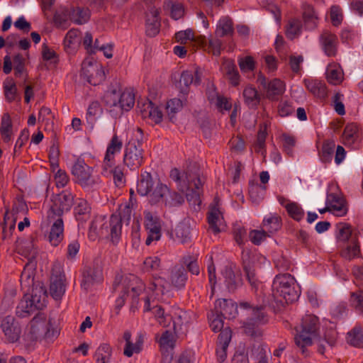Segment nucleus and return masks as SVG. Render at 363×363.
Listing matches in <instances>:
<instances>
[{
  "label": "nucleus",
  "mask_w": 363,
  "mask_h": 363,
  "mask_svg": "<svg viewBox=\"0 0 363 363\" xmlns=\"http://www.w3.org/2000/svg\"><path fill=\"white\" fill-rule=\"evenodd\" d=\"M137 192L142 196H148L152 202L164 204H182L183 197L172 191L166 184L157 182L155 185L152 174L142 172L137 183Z\"/></svg>",
  "instance_id": "1"
},
{
  "label": "nucleus",
  "mask_w": 363,
  "mask_h": 363,
  "mask_svg": "<svg viewBox=\"0 0 363 363\" xmlns=\"http://www.w3.org/2000/svg\"><path fill=\"white\" fill-rule=\"evenodd\" d=\"M145 289L144 282L134 274L123 277L121 281L113 285V291L117 294L116 308L118 311L124 306L125 298H130V310L135 313L138 310L139 296L143 294Z\"/></svg>",
  "instance_id": "2"
},
{
  "label": "nucleus",
  "mask_w": 363,
  "mask_h": 363,
  "mask_svg": "<svg viewBox=\"0 0 363 363\" xmlns=\"http://www.w3.org/2000/svg\"><path fill=\"white\" fill-rule=\"evenodd\" d=\"M63 213L61 206H51L40 223V231L48 235L49 242L53 246H57L64 238Z\"/></svg>",
  "instance_id": "3"
},
{
  "label": "nucleus",
  "mask_w": 363,
  "mask_h": 363,
  "mask_svg": "<svg viewBox=\"0 0 363 363\" xmlns=\"http://www.w3.org/2000/svg\"><path fill=\"white\" fill-rule=\"evenodd\" d=\"M300 289L295 278L289 274L276 275L272 283V296L281 305L291 303L298 300Z\"/></svg>",
  "instance_id": "4"
},
{
  "label": "nucleus",
  "mask_w": 363,
  "mask_h": 363,
  "mask_svg": "<svg viewBox=\"0 0 363 363\" xmlns=\"http://www.w3.org/2000/svg\"><path fill=\"white\" fill-rule=\"evenodd\" d=\"M320 328L319 320L317 316L307 314L303 317L300 329L294 337L296 345L306 354V348L313 345V339L318 335Z\"/></svg>",
  "instance_id": "5"
},
{
  "label": "nucleus",
  "mask_w": 363,
  "mask_h": 363,
  "mask_svg": "<svg viewBox=\"0 0 363 363\" xmlns=\"http://www.w3.org/2000/svg\"><path fill=\"white\" fill-rule=\"evenodd\" d=\"M240 306L251 311L250 316L243 324L244 332L251 337L262 335L260 326L268 322V316L264 306H254L248 302H240Z\"/></svg>",
  "instance_id": "6"
},
{
  "label": "nucleus",
  "mask_w": 363,
  "mask_h": 363,
  "mask_svg": "<svg viewBox=\"0 0 363 363\" xmlns=\"http://www.w3.org/2000/svg\"><path fill=\"white\" fill-rule=\"evenodd\" d=\"M135 138H131L125 148L123 162L130 169L139 168L143 163V150L142 148V130L135 131Z\"/></svg>",
  "instance_id": "7"
},
{
  "label": "nucleus",
  "mask_w": 363,
  "mask_h": 363,
  "mask_svg": "<svg viewBox=\"0 0 363 363\" xmlns=\"http://www.w3.org/2000/svg\"><path fill=\"white\" fill-rule=\"evenodd\" d=\"M92 172V168L81 159H77L72 168L74 182L84 189L96 187L101 182L100 177L94 175Z\"/></svg>",
  "instance_id": "8"
},
{
  "label": "nucleus",
  "mask_w": 363,
  "mask_h": 363,
  "mask_svg": "<svg viewBox=\"0 0 363 363\" xmlns=\"http://www.w3.org/2000/svg\"><path fill=\"white\" fill-rule=\"evenodd\" d=\"M130 206H119L118 210L111 216L109 221L111 240L117 244L122 233L123 220H129L130 218Z\"/></svg>",
  "instance_id": "9"
},
{
  "label": "nucleus",
  "mask_w": 363,
  "mask_h": 363,
  "mask_svg": "<svg viewBox=\"0 0 363 363\" xmlns=\"http://www.w3.org/2000/svg\"><path fill=\"white\" fill-rule=\"evenodd\" d=\"M185 177L188 183L186 199L191 204H201L203 199V182L196 173L186 172Z\"/></svg>",
  "instance_id": "10"
},
{
  "label": "nucleus",
  "mask_w": 363,
  "mask_h": 363,
  "mask_svg": "<svg viewBox=\"0 0 363 363\" xmlns=\"http://www.w3.org/2000/svg\"><path fill=\"white\" fill-rule=\"evenodd\" d=\"M51 328L50 321L47 320L44 315L35 316L30 323L29 335L30 339L37 340L41 338H52L54 336V331Z\"/></svg>",
  "instance_id": "11"
},
{
  "label": "nucleus",
  "mask_w": 363,
  "mask_h": 363,
  "mask_svg": "<svg viewBox=\"0 0 363 363\" xmlns=\"http://www.w3.org/2000/svg\"><path fill=\"white\" fill-rule=\"evenodd\" d=\"M81 76L90 84L96 86L105 79L102 66L96 62L85 60L82 64Z\"/></svg>",
  "instance_id": "12"
},
{
  "label": "nucleus",
  "mask_w": 363,
  "mask_h": 363,
  "mask_svg": "<svg viewBox=\"0 0 363 363\" xmlns=\"http://www.w3.org/2000/svg\"><path fill=\"white\" fill-rule=\"evenodd\" d=\"M65 276L60 264H55L52 269L50 293L56 300L60 299L65 292Z\"/></svg>",
  "instance_id": "13"
},
{
  "label": "nucleus",
  "mask_w": 363,
  "mask_h": 363,
  "mask_svg": "<svg viewBox=\"0 0 363 363\" xmlns=\"http://www.w3.org/2000/svg\"><path fill=\"white\" fill-rule=\"evenodd\" d=\"M257 82L262 86L266 91V96L272 101L278 100L285 91V84L279 79H274L267 82V78L259 72L257 76Z\"/></svg>",
  "instance_id": "14"
},
{
  "label": "nucleus",
  "mask_w": 363,
  "mask_h": 363,
  "mask_svg": "<svg viewBox=\"0 0 363 363\" xmlns=\"http://www.w3.org/2000/svg\"><path fill=\"white\" fill-rule=\"evenodd\" d=\"M144 214V225L148 232L145 244L150 245L152 241L160 239L162 225L160 218L155 213L145 211Z\"/></svg>",
  "instance_id": "15"
},
{
  "label": "nucleus",
  "mask_w": 363,
  "mask_h": 363,
  "mask_svg": "<svg viewBox=\"0 0 363 363\" xmlns=\"http://www.w3.org/2000/svg\"><path fill=\"white\" fill-rule=\"evenodd\" d=\"M101 174L107 178H112L117 187H122L125 184V176L123 168L115 165L114 161L103 162Z\"/></svg>",
  "instance_id": "16"
},
{
  "label": "nucleus",
  "mask_w": 363,
  "mask_h": 363,
  "mask_svg": "<svg viewBox=\"0 0 363 363\" xmlns=\"http://www.w3.org/2000/svg\"><path fill=\"white\" fill-rule=\"evenodd\" d=\"M0 327L9 342L13 343L19 340L21 329L13 316L7 315L2 318Z\"/></svg>",
  "instance_id": "17"
},
{
  "label": "nucleus",
  "mask_w": 363,
  "mask_h": 363,
  "mask_svg": "<svg viewBox=\"0 0 363 363\" xmlns=\"http://www.w3.org/2000/svg\"><path fill=\"white\" fill-rule=\"evenodd\" d=\"M101 102L106 109L113 116L118 117L121 116L120 104V90L116 88H111L107 90L103 97Z\"/></svg>",
  "instance_id": "18"
},
{
  "label": "nucleus",
  "mask_w": 363,
  "mask_h": 363,
  "mask_svg": "<svg viewBox=\"0 0 363 363\" xmlns=\"http://www.w3.org/2000/svg\"><path fill=\"white\" fill-rule=\"evenodd\" d=\"M171 315L173 317L172 324L175 335H186L188 332V318L185 311L179 308H172Z\"/></svg>",
  "instance_id": "19"
},
{
  "label": "nucleus",
  "mask_w": 363,
  "mask_h": 363,
  "mask_svg": "<svg viewBox=\"0 0 363 363\" xmlns=\"http://www.w3.org/2000/svg\"><path fill=\"white\" fill-rule=\"evenodd\" d=\"M324 53L328 57H335L337 52V37L329 30H324L319 37Z\"/></svg>",
  "instance_id": "20"
},
{
  "label": "nucleus",
  "mask_w": 363,
  "mask_h": 363,
  "mask_svg": "<svg viewBox=\"0 0 363 363\" xmlns=\"http://www.w3.org/2000/svg\"><path fill=\"white\" fill-rule=\"evenodd\" d=\"M142 118L149 119L152 123H160L163 118L162 112L151 101L147 100L142 104H138Z\"/></svg>",
  "instance_id": "21"
},
{
  "label": "nucleus",
  "mask_w": 363,
  "mask_h": 363,
  "mask_svg": "<svg viewBox=\"0 0 363 363\" xmlns=\"http://www.w3.org/2000/svg\"><path fill=\"white\" fill-rule=\"evenodd\" d=\"M160 11L155 6H151L146 15V33L150 37H154L159 33L160 27Z\"/></svg>",
  "instance_id": "22"
},
{
  "label": "nucleus",
  "mask_w": 363,
  "mask_h": 363,
  "mask_svg": "<svg viewBox=\"0 0 363 363\" xmlns=\"http://www.w3.org/2000/svg\"><path fill=\"white\" fill-rule=\"evenodd\" d=\"M123 339L125 341L123 354L126 357H130L134 353H139L142 350L144 342V336L142 334L137 336L135 343L130 340L131 333L130 331H125L123 333Z\"/></svg>",
  "instance_id": "23"
},
{
  "label": "nucleus",
  "mask_w": 363,
  "mask_h": 363,
  "mask_svg": "<svg viewBox=\"0 0 363 363\" xmlns=\"http://www.w3.org/2000/svg\"><path fill=\"white\" fill-rule=\"evenodd\" d=\"M187 272L184 266L176 265L170 271L169 281L171 285L177 289H182L184 288L187 281Z\"/></svg>",
  "instance_id": "24"
},
{
  "label": "nucleus",
  "mask_w": 363,
  "mask_h": 363,
  "mask_svg": "<svg viewBox=\"0 0 363 363\" xmlns=\"http://www.w3.org/2000/svg\"><path fill=\"white\" fill-rule=\"evenodd\" d=\"M216 313L225 318H233L237 314V305L228 299H218L216 302Z\"/></svg>",
  "instance_id": "25"
},
{
  "label": "nucleus",
  "mask_w": 363,
  "mask_h": 363,
  "mask_svg": "<svg viewBox=\"0 0 363 363\" xmlns=\"http://www.w3.org/2000/svg\"><path fill=\"white\" fill-rule=\"evenodd\" d=\"M202 72L200 69L184 70L181 74L179 83L185 87L184 91L191 84L199 85L201 82Z\"/></svg>",
  "instance_id": "26"
},
{
  "label": "nucleus",
  "mask_w": 363,
  "mask_h": 363,
  "mask_svg": "<svg viewBox=\"0 0 363 363\" xmlns=\"http://www.w3.org/2000/svg\"><path fill=\"white\" fill-rule=\"evenodd\" d=\"M303 83L308 89L313 96L320 99L326 97L328 91L324 82L318 79H305Z\"/></svg>",
  "instance_id": "27"
},
{
  "label": "nucleus",
  "mask_w": 363,
  "mask_h": 363,
  "mask_svg": "<svg viewBox=\"0 0 363 363\" xmlns=\"http://www.w3.org/2000/svg\"><path fill=\"white\" fill-rule=\"evenodd\" d=\"M175 334L168 330L164 331L160 336H156V340L158 342L162 352H170L175 346Z\"/></svg>",
  "instance_id": "28"
},
{
  "label": "nucleus",
  "mask_w": 363,
  "mask_h": 363,
  "mask_svg": "<svg viewBox=\"0 0 363 363\" xmlns=\"http://www.w3.org/2000/svg\"><path fill=\"white\" fill-rule=\"evenodd\" d=\"M223 219V214L217 206H213L210 208L207 220L209 225V229L215 234L220 233L219 225Z\"/></svg>",
  "instance_id": "29"
},
{
  "label": "nucleus",
  "mask_w": 363,
  "mask_h": 363,
  "mask_svg": "<svg viewBox=\"0 0 363 363\" xmlns=\"http://www.w3.org/2000/svg\"><path fill=\"white\" fill-rule=\"evenodd\" d=\"M326 78L330 84H340L343 79L344 74L341 67L338 64H329L326 69Z\"/></svg>",
  "instance_id": "30"
},
{
  "label": "nucleus",
  "mask_w": 363,
  "mask_h": 363,
  "mask_svg": "<svg viewBox=\"0 0 363 363\" xmlns=\"http://www.w3.org/2000/svg\"><path fill=\"white\" fill-rule=\"evenodd\" d=\"M81 41L80 32L77 29L69 30L65 35L64 46L68 52H74Z\"/></svg>",
  "instance_id": "31"
},
{
  "label": "nucleus",
  "mask_w": 363,
  "mask_h": 363,
  "mask_svg": "<svg viewBox=\"0 0 363 363\" xmlns=\"http://www.w3.org/2000/svg\"><path fill=\"white\" fill-rule=\"evenodd\" d=\"M245 104L250 108H256L260 101V95L255 87L247 86L242 92Z\"/></svg>",
  "instance_id": "32"
},
{
  "label": "nucleus",
  "mask_w": 363,
  "mask_h": 363,
  "mask_svg": "<svg viewBox=\"0 0 363 363\" xmlns=\"http://www.w3.org/2000/svg\"><path fill=\"white\" fill-rule=\"evenodd\" d=\"M191 230L192 226L190 220L184 219L177 225L174 231L176 237L184 243L190 240Z\"/></svg>",
  "instance_id": "33"
},
{
  "label": "nucleus",
  "mask_w": 363,
  "mask_h": 363,
  "mask_svg": "<svg viewBox=\"0 0 363 363\" xmlns=\"http://www.w3.org/2000/svg\"><path fill=\"white\" fill-rule=\"evenodd\" d=\"M0 133L4 142L9 143L11 140L13 124L11 116L8 113H4L1 117Z\"/></svg>",
  "instance_id": "34"
},
{
  "label": "nucleus",
  "mask_w": 363,
  "mask_h": 363,
  "mask_svg": "<svg viewBox=\"0 0 363 363\" xmlns=\"http://www.w3.org/2000/svg\"><path fill=\"white\" fill-rule=\"evenodd\" d=\"M345 197L337 184H331L328 186L325 204H345Z\"/></svg>",
  "instance_id": "35"
},
{
  "label": "nucleus",
  "mask_w": 363,
  "mask_h": 363,
  "mask_svg": "<svg viewBox=\"0 0 363 363\" xmlns=\"http://www.w3.org/2000/svg\"><path fill=\"white\" fill-rule=\"evenodd\" d=\"M120 104L119 108L121 109V115L123 114L124 111H128L130 110L135 104V94L129 89H125L123 92L120 91Z\"/></svg>",
  "instance_id": "36"
},
{
  "label": "nucleus",
  "mask_w": 363,
  "mask_h": 363,
  "mask_svg": "<svg viewBox=\"0 0 363 363\" xmlns=\"http://www.w3.org/2000/svg\"><path fill=\"white\" fill-rule=\"evenodd\" d=\"M102 113V108H101L100 104L96 101H92L87 109L86 113V121L91 128H93L97 119L101 116Z\"/></svg>",
  "instance_id": "37"
},
{
  "label": "nucleus",
  "mask_w": 363,
  "mask_h": 363,
  "mask_svg": "<svg viewBox=\"0 0 363 363\" xmlns=\"http://www.w3.org/2000/svg\"><path fill=\"white\" fill-rule=\"evenodd\" d=\"M90 18V11L88 9L77 7L69 13L70 20L76 24L82 25L86 23Z\"/></svg>",
  "instance_id": "38"
},
{
  "label": "nucleus",
  "mask_w": 363,
  "mask_h": 363,
  "mask_svg": "<svg viewBox=\"0 0 363 363\" xmlns=\"http://www.w3.org/2000/svg\"><path fill=\"white\" fill-rule=\"evenodd\" d=\"M233 21L228 16L221 18L217 25L216 33L219 37L230 35L233 33Z\"/></svg>",
  "instance_id": "39"
},
{
  "label": "nucleus",
  "mask_w": 363,
  "mask_h": 363,
  "mask_svg": "<svg viewBox=\"0 0 363 363\" xmlns=\"http://www.w3.org/2000/svg\"><path fill=\"white\" fill-rule=\"evenodd\" d=\"M152 310L155 319L161 326L168 327L172 323L173 317L171 315V310L165 313L164 310L160 306H155Z\"/></svg>",
  "instance_id": "40"
},
{
  "label": "nucleus",
  "mask_w": 363,
  "mask_h": 363,
  "mask_svg": "<svg viewBox=\"0 0 363 363\" xmlns=\"http://www.w3.org/2000/svg\"><path fill=\"white\" fill-rule=\"evenodd\" d=\"M123 143L116 135H114L108 145L104 162L114 161V155L119 152L122 148Z\"/></svg>",
  "instance_id": "41"
},
{
  "label": "nucleus",
  "mask_w": 363,
  "mask_h": 363,
  "mask_svg": "<svg viewBox=\"0 0 363 363\" xmlns=\"http://www.w3.org/2000/svg\"><path fill=\"white\" fill-rule=\"evenodd\" d=\"M281 227V218L277 215H272L264 218L262 228L269 233H273Z\"/></svg>",
  "instance_id": "42"
},
{
  "label": "nucleus",
  "mask_w": 363,
  "mask_h": 363,
  "mask_svg": "<svg viewBox=\"0 0 363 363\" xmlns=\"http://www.w3.org/2000/svg\"><path fill=\"white\" fill-rule=\"evenodd\" d=\"M223 275L228 289L230 291H235L238 284V278L236 277L233 267L231 266L225 267L223 272Z\"/></svg>",
  "instance_id": "43"
},
{
  "label": "nucleus",
  "mask_w": 363,
  "mask_h": 363,
  "mask_svg": "<svg viewBox=\"0 0 363 363\" xmlns=\"http://www.w3.org/2000/svg\"><path fill=\"white\" fill-rule=\"evenodd\" d=\"M303 9V18L305 23L308 26L309 28H314L317 25V16L315 13L313 8L307 4H304L302 6Z\"/></svg>",
  "instance_id": "44"
},
{
  "label": "nucleus",
  "mask_w": 363,
  "mask_h": 363,
  "mask_svg": "<svg viewBox=\"0 0 363 363\" xmlns=\"http://www.w3.org/2000/svg\"><path fill=\"white\" fill-rule=\"evenodd\" d=\"M35 311L29 296H25L21 300L16 308V313L18 316L26 317Z\"/></svg>",
  "instance_id": "45"
},
{
  "label": "nucleus",
  "mask_w": 363,
  "mask_h": 363,
  "mask_svg": "<svg viewBox=\"0 0 363 363\" xmlns=\"http://www.w3.org/2000/svg\"><path fill=\"white\" fill-rule=\"evenodd\" d=\"M111 353L112 349L109 345L103 344L100 345L95 353L96 363H108Z\"/></svg>",
  "instance_id": "46"
},
{
  "label": "nucleus",
  "mask_w": 363,
  "mask_h": 363,
  "mask_svg": "<svg viewBox=\"0 0 363 363\" xmlns=\"http://www.w3.org/2000/svg\"><path fill=\"white\" fill-rule=\"evenodd\" d=\"M198 259V255H188L182 259L183 263L186 267L188 271L194 275H199L200 273Z\"/></svg>",
  "instance_id": "47"
},
{
  "label": "nucleus",
  "mask_w": 363,
  "mask_h": 363,
  "mask_svg": "<svg viewBox=\"0 0 363 363\" xmlns=\"http://www.w3.org/2000/svg\"><path fill=\"white\" fill-rule=\"evenodd\" d=\"M360 253L359 244L357 238L352 240L351 244L348 245L347 247L342 250L341 256L347 259L351 260L352 259L357 257Z\"/></svg>",
  "instance_id": "48"
},
{
  "label": "nucleus",
  "mask_w": 363,
  "mask_h": 363,
  "mask_svg": "<svg viewBox=\"0 0 363 363\" xmlns=\"http://www.w3.org/2000/svg\"><path fill=\"white\" fill-rule=\"evenodd\" d=\"M335 148V143L334 141L328 140L324 142L320 153V160L323 162H330L333 157Z\"/></svg>",
  "instance_id": "49"
},
{
  "label": "nucleus",
  "mask_w": 363,
  "mask_h": 363,
  "mask_svg": "<svg viewBox=\"0 0 363 363\" xmlns=\"http://www.w3.org/2000/svg\"><path fill=\"white\" fill-rule=\"evenodd\" d=\"M182 101L177 98L172 99L167 103L166 109L170 121L174 122L176 119L175 115L182 109Z\"/></svg>",
  "instance_id": "50"
},
{
  "label": "nucleus",
  "mask_w": 363,
  "mask_h": 363,
  "mask_svg": "<svg viewBox=\"0 0 363 363\" xmlns=\"http://www.w3.org/2000/svg\"><path fill=\"white\" fill-rule=\"evenodd\" d=\"M348 342L355 347L363 346V329L360 327L354 328L347 333Z\"/></svg>",
  "instance_id": "51"
},
{
  "label": "nucleus",
  "mask_w": 363,
  "mask_h": 363,
  "mask_svg": "<svg viewBox=\"0 0 363 363\" xmlns=\"http://www.w3.org/2000/svg\"><path fill=\"white\" fill-rule=\"evenodd\" d=\"M359 128L355 123L347 124L344 130L343 138L345 141L349 144L353 143L357 140L359 135Z\"/></svg>",
  "instance_id": "52"
},
{
  "label": "nucleus",
  "mask_w": 363,
  "mask_h": 363,
  "mask_svg": "<svg viewBox=\"0 0 363 363\" xmlns=\"http://www.w3.org/2000/svg\"><path fill=\"white\" fill-rule=\"evenodd\" d=\"M301 24L298 19H291L286 28V35L293 40L301 33Z\"/></svg>",
  "instance_id": "53"
},
{
  "label": "nucleus",
  "mask_w": 363,
  "mask_h": 363,
  "mask_svg": "<svg viewBox=\"0 0 363 363\" xmlns=\"http://www.w3.org/2000/svg\"><path fill=\"white\" fill-rule=\"evenodd\" d=\"M4 94L8 101H14L17 95V88L12 79L7 78L4 83Z\"/></svg>",
  "instance_id": "54"
},
{
  "label": "nucleus",
  "mask_w": 363,
  "mask_h": 363,
  "mask_svg": "<svg viewBox=\"0 0 363 363\" xmlns=\"http://www.w3.org/2000/svg\"><path fill=\"white\" fill-rule=\"evenodd\" d=\"M51 201L53 204H69L74 201V196L70 191L65 190L54 195Z\"/></svg>",
  "instance_id": "55"
},
{
  "label": "nucleus",
  "mask_w": 363,
  "mask_h": 363,
  "mask_svg": "<svg viewBox=\"0 0 363 363\" xmlns=\"http://www.w3.org/2000/svg\"><path fill=\"white\" fill-rule=\"evenodd\" d=\"M238 62L241 72L243 73L252 72L255 68V60L251 56L239 57Z\"/></svg>",
  "instance_id": "56"
},
{
  "label": "nucleus",
  "mask_w": 363,
  "mask_h": 363,
  "mask_svg": "<svg viewBox=\"0 0 363 363\" xmlns=\"http://www.w3.org/2000/svg\"><path fill=\"white\" fill-rule=\"evenodd\" d=\"M74 212L77 220L80 222H85L91 218L90 206H77Z\"/></svg>",
  "instance_id": "57"
},
{
  "label": "nucleus",
  "mask_w": 363,
  "mask_h": 363,
  "mask_svg": "<svg viewBox=\"0 0 363 363\" xmlns=\"http://www.w3.org/2000/svg\"><path fill=\"white\" fill-rule=\"evenodd\" d=\"M338 233L337 234V240L340 242H346L352 236L351 227L345 223H340L337 226Z\"/></svg>",
  "instance_id": "58"
},
{
  "label": "nucleus",
  "mask_w": 363,
  "mask_h": 363,
  "mask_svg": "<svg viewBox=\"0 0 363 363\" xmlns=\"http://www.w3.org/2000/svg\"><path fill=\"white\" fill-rule=\"evenodd\" d=\"M161 261L157 257H148L143 262V270L154 272L160 269Z\"/></svg>",
  "instance_id": "59"
},
{
  "label": "nucleus",
  "mask_w": 363,
  "mask_h": 363,
  "mask_svg": "<svg viewBox=\"0 0 363 363\" xmlns=\"http://www.w3.org/2000/svg\"><path fill=\"white\" fill-rule=\"evenodd\" d=\"M165 280L161 277L155 278L154 281L150 283L149 289L155 292L156 295L164 294L165 292V287L163 283Z\"/></svg>",
  "instance_id": "60"
},
{
  "label": "nucleus",
  "mask_w": 363,
  "mask_h": 363,
  "mask_svg": "<svg viewBox=\"0 0 363 363\" xmlns=\"http://www.w3.org/2000/svg\"><path fill=\"white\" fill-rule=\"evenodd\" d=\"M330 16L333 26H338L342 23L343 19L342 12L338 6H331Z\"/></svg>",
  "instance_id": "61"
},
{
  "label": "nucleus",
  "mask_w": 363,
  "mask_h": 363,
  "mask_svg": "<svg viewBox=\"0 0 363 363\" xmlns=\"http://www.w3.org/2000/svg\"><path fill=\"white\" fill-rule=\"evenodd\" d=\"M264 189L257 184H252L249 187V195L252 202H259L262 198Z\"/></svg>",
  "instance_id": "62"
},
{
  "label": "nucleus",
  "mask_w": 363,
  "mask_h": 363,
  "mask_svg": "<svg viewBox=\"0 0 363 363\" xmlns=\"http://www.w3.org/2000/svg\"><path fill=\"white\" fill-rule=\"evenodd\" d=\"M268 232L262 228V230H253L250 232V240L255 245H259L268 235Z\"/></svg>",
  "instance_id": "63"
},
{
  "label": "nucleus",
  "mask_w": 363,
  "mask_h": 363,
  "mask_svg": "<svg viewBox=\"0 0 363 363\" xmlns=\"http://www.w3.org/2000/svg\"><path fill=\"white\" fill-rule=\"evenodd\" d=\"M351 301L354 303L355 308L363 313V285L358 291L351 294Z\"/></svg>",
  "instance_id": "64"
}]
</instances>
